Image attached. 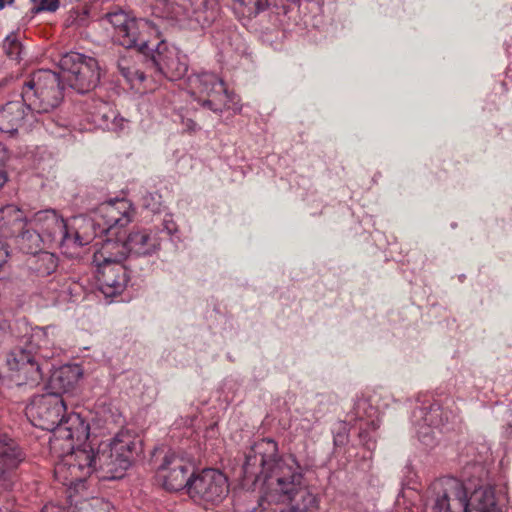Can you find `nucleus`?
I'll list each match as a JSON object with an SVG mask.
<instances>
[{"mask_svg": "<svg viewBox=\"0 0 512 512\" xmlns=\"http://www.w3.org/2000/svg\"><path fill=\"white\" fill-rule=\"evenodd\" d=\"M426 509L430 512H503L492 487L479 486L468 498L467 488L454 477H443L430 485Z\"/></svg>", "mask_w": 512, "mask_h": 512, "instance_id": "f03ea898", "label": "nucleus"}, {"mask_svg": "<svg viewBox=\"0 0 512 512\" xmlns=\"http://www.w3.org/2000/svg\"><path fill=\"white\" fill-rule=\"evenodd\" d=\"M159 199V195L149 193L143 197V205L152 212H157L160 210L161 205Z\"/></svg>", "mask_w": 512, "mask_h": 512, "instance_id": "4c0bfd02", "label": "nucleus"}, {"mask_svg": "<svg viewBox=\"0 0 512 512\" xmlns=\"http://www.w3.org/2000/svg\"><path fill=\"white\" fill-rule=\"evenodd\" d=\"M276 484L273 490L278 500L289 502L290 507L281 512H313L318 509L319 497L304 481L301 466L289 455L274 472Z\"/></svg>", "mask_w": 512, "mask_h": 512, "instance_id": "7ed1b4c3", "label": "nucleus"}, {"mask_svg": "<svg viewBox=\"0 0 512 512\" xmlns=\"http://www.w3.org/2000/svg\"><path fill=\"white\" fill-rule=\"evenodd\" d=\"M118 70L121 75L127 80L128 83L134 85L136 82H143L145 80V74L128 59L121 58L118 60Z\"/></svg>", "mask_w": 512, "mask_h": 512, "instance_id": "7c9ffc66", "label": "nucleus"}, {"mask_svg": "<svg viewBox=\"0 0 512 512\" xmlns=\"http://www.w3.org/2000/svg\"><path fill=\"white\" fill-rule=\"evenodd\" d=\"M47 507H50L51 509L49 510V512H58L59 511V508L53 506V505H46L44 506L43 509H46Z\"/></svg>", "mask_w": 512, "mask_h": 512, "instance_id": "49530a36", "label": "nucleus"}, {"mask_svg": "<svg viewBox=\"0 0 512 512\" xmlns=\"http://www.w3.org/2000/svg\"><path fill=\"white\" fill-rule=\"evenodd\" d=\"M111 451L118 457V467L128 469L133 460L136 445L129 436H117L110 443Z\"/></svg>", "mask_w": 512, "mask_h": 512, "instance_id": "bb28decb", "label": "nucleus"}, {"mask_svg": "<svg viewBox=\"0 0 512 512\" xmlns=\"http://www.w3.org/2000/svg\"><path fill=\"white\" fill-rule=\"evenodd\" d=\"M5 7V0H0V10Z\"/></svg>", "mask_w": 512, "mask_h": 512, "instance_id": "de8ad7c7", "label": "nucleus"}, {"mask_svg": "<svg viewBox=\"0 0 512 512\" xmlns=\"http://www.w3.org/2000/svg\"><path fill=\"white\" fill-rule=\"evenodd\" d=\"M50 509H51L50 507H47L46 509H42L41 512H49Z\"/></svg>", "mask_w": 512, "mask_h": 512, "instance_id": "3c124183", "label": "nucleus"}, {"mask_svg": "<svg viewBox=\"0 0 512 512\" xmlns=\"http://www.w3.org/2000/svg\"><path fill=\"white\" fill-rule=\"evenodd\" d=\"M5 54L12 60L19 61L23 52V47L14 33L9 34L3 41Z\"/></svg>", "mask_w": 512, "mask_h": 512, "instance_id": "72a5a7b5", "label": "nucleus"}, {"mask_svg": "<svg viewBox=\"0 0 512 512\" xmlns=\"http://www.w3.org/2000/svg\"><path fill=\"white\" fill-rule=\"evenodd\" d=\"M6 159V148L4 145L0 142V163L4 162ZM7 174L6 172L0 167V188L7 182Z\"/></svg>", "mask_w": 512, "mask_h": 512, "instance_id": "ea45409f", "label": "nucleus"}, {"mask_svg": "<svg viewBox=\"0 0 512 512\" xmlns=\"http://www.w3.org/2000/svg\"><path fill=\"white\" fill-rule=\"evenodd\" d=\"M168 15L176 21H182L189 17L187 0H165Z\"/></svg>", "mask_w": 512, "mask_h": 512, "instance_id": "473e14b6", "label": "nucleus"}, {"mask_svg": "<svg viewBox=\"0 0 512 512\" xmlns=\"http://www.w3.org/2000/svg\"><path fill=\"white\" fill-rule=\"evenodd\" d=\"M134 209L126 199H115L99 205L94 215L100 224V233L117 235L134 217Z\"/></svg>", "mask_w": 512, "mask_h": 512, "instance_id": "9b49d317", "label": "nucleus"}, {"mask_svg": "<svg viewBox=\"0 0 512 512\" xmlns=\"http://www.w3.org/2000/svg\"><path fill=\"white\" fill-rule=\"evenodd\" d=\"M97 460V470H102L106 473H111V477H117L115 474V468L113 465L112 456L114 455L111 451L109 444H102L100 449L95 453Z\"/></svg>", "mask_w": 512, "mask_h": 512, "instance_id": "2f4dec72", "label": "nucleus"}, {"mask_svg": "<svg viewBox=\"0 0 512 512\" xmlns=\"http://www.w3.org/2000/svg\"><path fill=\"white\" fill-rule=\"evenodd\" d=\"M287 460V456L278 455V445L272 439H262L255 443L245 456L243 474L253 483L263 479L269 487H274V472Z\"/></svg>", "mask_w": 512, "mask_h": 512, "instance_id": "423d86ee", "label": "nucleus"}, {"mask_svg": "<svg viewBox=\"0 0 512 512\" xmlns=\"http://www.w3.org/2000/svg\"><path fill=\"white\" fill-rule=\"evenodd\" d=\"M188 90L203 107L215 113L224 110H233L235 113L241 111L237 96L229 93L224 81L214 73L203 72L189 76Z\"/></svg>", "mask_w": 512, "mask_h": 512, "instance_id": "39448f33", "label": "nucleus"}, {"mask_svg": "<svg viewBox=\"0 0 512 512\" xmlns=\"http://www.w3.org/2000/svg\"><path fill=\"white\" fill-rule=\"evenodd\" d=\"M59 7V0H41L40 5L36 8V12L49 11L54 12Z\"/></svg>", "mask_w": 512, "mask_h": 512, "instance_id": "58836bf2", "label": "nucleus"}, {"mask_svg": "<svg viewBox=\"0 0 512 512\" xmlns=\"http://www.w3.org/2000/svg\"><path fill=\"white\" fill-rule=\"evenodd\" d=\"M20 345L29 349L38 359H43L45 363L57 354L53 331L50 327L32 328L29 334L21 338Z\"/></svg>", "mask_w": 512, "mask_h": 512, "instance_id": "6ab92c4d", "label": "nucleus"}, {"mask_svg": "<svg viewBox=\"0 0 512 512\" xmlns=\"http://www.w3.org/2000/svg\"><path fill=\"white\" fill-rule=\"evenodd\" d=\"M65 411L64 399L58 393L35 396L25 408V414L34 426L54 431L53 449L61 440L84 442L89 437L90 426L84 418L78 413L65 417Z\"/></svg>", "mask_w": 512, "mask_h": 512, "instance_id": "f257e3e1", "label": "nucleus"}, {"mask_svg": "<svg viewBox=\"0 0 512 512\" xmlns=\"http://www.w3.org/2000/svg\"><path fill=\"white\" fill-rule=\"evenodd\" d=\"M161 233L166 230L167 234H172L176 231V225L172 220H164L163 229H160Z\"/></svg>", "mask_w": 512, "mask_h": 512, "instance_id": "79ce46f5", "label": "nucleus"}, {"mask_svg": "<svg viewBox=\"0 0 512 512\" xmlns=\"http://www.w3.org/2000/svg\"><path fill=\"white\" fill-rule=\"evenodd\" d=\"M87 15V9H77L71 11L70 16L68 18L69 25L85 26L87 24Z\"/></svg>", "mask_w": 512, "mask_h": 512, "instance_id": "c9c22d12", "label": "nucleus"}, {"mask_svg": "<svg viewBox=\"0 0 512 512\" xmlns=\"http://www.w3.org/2000/svg\"><path fill=\"white\" fill-rule=\"evenodd\" d=\"M418 435L420 440L425 445H431L432 444V436L430 435L429 431H418Z\"/></svg>", "mask_w": 512, "mask_h": 512, "instance_id": "c03bdc74", "label": "nucleus"}, {"mask_svg": "<svg viewBox=\"0 0 512 512\" xmlns=\"http://www.w3.org/2000/svg\"><path fill=\"white\" fill-rule=\"evenodd\" d=\"M229 493L226 476L217 469H204L190 479L189 496L198 503L217 504Z\"/></svg>", "mask_w": 512, "mask_h": 512, "instance_id": "9d476101", "label": "nucleus"}, {"mask_svg": "<svg viewBox=\"0 0 512 512\" xmlns=\"http://www.w3.org/2000/svg\"><path fill=\"white\" fill-rule=\"evenodd\" d=\"M8 4H12L14 0H7Z\"/></svg>", "mask_w": 512, "mask_h": 512, "instance_id": "603ef678", "label": "nucleus"}, {"mask_svg": "<svg viewBox=\"0 0 512 512\" xmlns=\"http://www.w3.org/2000/svg\"><path fill=\"white\" fill-rule=\"evenodd\" d=\"M76 442H78L75 439ZM71 452L64 455L54 467L55 478L64 485H76L97 471L95 451L88 445L74 449V439L66 441Z\"/></svg>", "mask_w": 512, "mask_h": 512, "instance_id": "0eeeda50", "label": "nucleus"}, {"mask_svg": "<svg viewBox=\"0 0 512 512\" xmlns=\"http://www.w3.org/2000/svg\"><path fill=\"white\" fill-rule=\"evenodd\" d=\"M192 464L183 457L174 452L168 453L159 467V476L163 479V486L168 491H179L187 488L189 493L190 479L193 474L188 476L192 471Z\"/></svg>", "mask_w": 512, "mask_h": 512, "instance_id": "4468645a", "label": "nucleus"}, {"mask_svg": "<svg viewBox=\"0 0 512 512\" xmlns=\"http://www.w3.org/2000/svg\"><path fill=\"white\" fill-rule=\"evenodd\" d=\"M97 265L99 267L97 281L101 292L107 297L121 293L128 280L126 268L122 263Z\"/></svg>", "mask_w": 512, "mask_h": 512, "instance_id": "aec40b11", "label": "nucleus"}, {"mask_svg": "<svg viewBox=\"0 0 512 512\" xmlns=\"http://www.w3.org/2000/svg\"><path fill=\"white\" fill-rule=\"evenodd\" d=\"M29 225L25 213L16 205H6L0 208V228L14 235Z\"/></svg>", "mask_w": 512, "mask_h": 512, "instance_id": "a878e982", "label": "nucleus"}, {"mask_svg": "<svg viewBox=\"0 0 512 512\" xmlns=\"http://www.w3.org/2000/svg\"><path fill=\"white\" fill-rule=\"evenodd\" d=\"M147 64L171 81L181 79L188 70L186 56L175 46H168L164 42L158 44Z\"/></svg>", "mask_w": 512, "mask_h": 512, "instance_id": "ddd939ff", "label": "nucleus"}, {"mask_svg": "<svg viewBox=\"0 0 512 512\" xmlns=\"http://www.w3.org/2000/svg\"><path fill=\"white\" fill-rule=\"evenodd\" d=\"M195 125H196V124H195L194 122H192V121H191V124H189V127H190L191 129H193Z\"/></svg>", "mask_w": 512, "mask_h": 512, "instance_id": "09e8293b", "label": "nucleus"}, {"mask_svg": "<svg viewBox=\"0 0 512 512\" xmlns=\"http://www.w3.org/2000/svg\"><path fill=\"white\" fill-rule=\"evenodd\" d=\"M152 36H159V30L154 23L147 19L132 18L126 28L115 36V41L125 48L142 51L147 48Z\"/></svg>", "mask_w": 512, "mask_h": 512, "instance_id": "dca6fc26", "label": "nucleus"}, {"mask_svg": "<svg viewBox=\"0 0 512 512\" xmlns=\"http://www.w3.org/2000/svg\"><path fill=\"white\" fill-rule=\"evenodd\" d=\"M111 460L113 461V465H114L116 473L119 472V471H123L124 470V469H121L120 467H118V464H117L118 461H116V460H118L117 455H113Z\"/></svg>", "mask_w": 512, "mask_h": 512, "instance_id": "a18cd8bd", "label": "nucleus"}, {"mask_svg": "<svg viewBox=\"0 0 512 512\" xmlns=\"http://www.w3.org/2000/svg\"><path fill=\"white\" fill-rule=\"evenodd\" d=\"M21 97L34 113H49L63 100V86L57 73L41 69L23 83Z\"/></svg>", "mask_w": 512, "mask_h": 512, "instance_id": "20e7f679", "label": "nucleus"}, {"mask_svg": "<svg viewBox=\"0 0 512 512\" xmlns=\"http://www.w3.org/2000/svg\"><path fill=\"white\" fill-rule=\"evenodd\" d=\"M59 67L68 85L79 93L94 89L100 80L98 61L78 52H68L61 56Z\"/></svg>", "mask_w": 512, "mask_h": 512, "instance_id": "6e6552de", "label": "nucleus"}, {"mask_svg": "<svg viewBox=\"0 0 512 512\" xmlns=\"http://www.w3.org/2000/svg\"><path fill=\"white\" fill-rule=\"evenodd\" d=\"M7 366L12 372L11 378L18 385H38L45 372L51 371L48 362H41L31 351L22 345L16 347L7 356Z\"/></svg>", "mask_w": 512, "mask_h": 512, "instance_id": "1a4fd4ad", "label": "nucleus"}, {"mask_svg": "<svg viewBox=\"0 0 512 512\" xmlns=\"http://www.w3.org/2000/svg\"><path fill=\"white\" fill-rule=\"evenodd\" d=\"M24 460L23 449L0 428V483L4 487L11 485L14 472Z\"/></svg>", "mask_w": 512, "mask_h": 512, "instance_id": "f3484780", "label": "nucleus"}, {"mask_svg": "<svg viewBox=\"0 0 512 512\" xmlns=\"http://www.w3.org/2000/svg\"><path fill=\"white\" fill-rule=\"evenodd\" d=\"M81 376L82 371L76 365H66L56 369L49 380V386L53 390L52 393L61 395L69 392L75 387Z\"/></svg>", "mask_w": 512, "mask_h": 512, "instance_id": "b1692460", "label": "nucleus"}, {"mask_svg": "<svg viewBox=\"0 0 512 512\" xmlns=\"http://www.w3.org/2000/svg\"><path fill=\"white\" fill-rule=\"evenodd\" d=\"M104 234L100 233V224L95 215L93 218H75L69 234L68 248L82 247Z\"/></svg>", "mask_w": 512, "mask_h": 512, "instance_id": "4be33fe9", "label": "nucleus"}, {"mask_svg": "<svg viewBox=\"0 0 512 512\" xmlns=\"http://www.w3.org/2000/svg\"><path fill=\"white\" fill-rule=\"evenodd\" d=\"M97 512H116L112 507L111 503L108 501H100Z\"/></svg>", "mask_w": 512, "mask_h": 512, "instance_id": "a19ab883", "label": "nucleus"}, {"mask_svg": "<svg viewBox=\"0 0 512 512\" xmlns=\"http://www.w3.org/2000/svg\"><path fill=\"white\" fill-rule=\"evenodd\" d=\"M195 125H196V124H195L194 122H192V121H191V124H189V127H190L191 129H193Z\"/></svg>", "mask_w": 512, "mask_h": 512, "instance_id": "8fccbe9b", "label": "nucleus"}, {"mask_svg": "<svg viewBox=\"0 0 512 512\" xmlns=\"http://www.w3.org/2000/svg\"><path fill=\"white\" fill-rule=\"evenodd\" d=\"M162 244L161 230L154 228H135L126 238V245L131 256L151 257L156 255Z\"/></svg>", "mask_w": 512, "mask_h": 512, "instance_id": "a211bd4d", "label": "nucleus"}, {"mask_svg": "<svg viewBox=\"0 0 512 512\" xmlns=\"http://www.w3.org/2000/svg\"><path fill=\"white\" fill-rule=\"evenodd\" d=\"M89 112L93 123L103 130L118 132L125 127L126 120L106 101H93L89 106Z\"/></svg>", "mask_w": 512, "mask_h": 512, "instance_id": "412c9836", "label": "nucleus"}, {"mask_svg": "<svg viewBox=\"0 0 512 512\" xmlns=\"http://www.w3.org/2000/svg\"><path fill=\"white\" fill-rule=\"evenodd\" d=\"M32 2H36L37 0H31Z\"/></svg>", "mask_w": 512, "mask_h": 512, "instance_id": "864d4df0", "label": "nucleus"}, {"mask_svg": "<svg viewBox=\"0 0 512 512\" xmlns=\"http://www.w3.org/2000/svg\"><path fill=\"white\" fill-rule=\"evenodd\" d=\"M109 23L114 28V37L118 36V32L125 29L132 18H130L124 11H115L107 14Z\"/></svg>", "mask_w": 512, "mask_h": 512, "instance_id": "f704fd0d", "label": "nucleus"}, {"mask_svg": "<svg viewBox=\"0 0 512 512\" xmlns=\"http://www.w3.org/2000/svg\"><path fill=\"white\" fill-rule=\"evenodd\" d=\"M29 225L37 228L47 243L68 248L71 226L55 210L38 211L29 220Z\"/></svg>", "mask_w": 512, "mask_h": 512, "instance_id": "f8f14e48", "label": "nucleus"}, {"mask_svg": "<svg viewBox=\"0 0 512 512\" xmlns=\"http://www.w3.org/2000/svg\"><path fill=\"white\" fill-rule=\"evenodd\" d=\"M14 235L17 237L20 249L30 255L36 254V251L41 247V243L46 242L41 232L30 225Z\"/></svg>", "mask_w": 512, "mask_h": 512, "instance_id": "cd10ccee", "label": "nucleus"}, {"mask_svg": "<svg viewBox=\"0 0 512 512\" xmlns=\"http://www.w3.org/2000/svg\"><path fill=\"white\" fill-rule=\"evenodd\" d=\"M34 114L23 100L7 102L0 108V132L14 136L20 131H27Z\"/></svg>", "mask_w": 512, "mask_h": 512, "instance_id": "2eb2a0df", "label": "nucleus"}, {"mask_svg": "<svg viewBox=\"0 0 512 512\" xmlns=\"http://www.w3.org/2000/svg\"><path fill=\"white\" fill-rule=\"evenodd\" d=\"M355 411L358 418L362 419L364 414H367L368 417H372L376 410L366 401L359 400L355 405Z\"/></svg>", "mask_w": 512, "mask_h": 512, "instance_id": "e433bc0d", "label": "nucleus"}, {"mask_svg": "<svg viewBox=\"0 0 512 512\" xmlns=\"http://www.w3.org/2000/svg\"><path fill=\"white\" fill-rule=\"evenodd\" d=\"M420 416L429 428H440L449 422L451 413L445 411L439 404L434 403L429 407L420 409Z\"/></svg>", "mask_w": 512, "mask_h": 512, "instance_id": "c85d7f7f", "label": "nucleus"}, {"mask_svg": "<svg viewBox=\"0 0 512 512\" xmlns=\"http://www.w3.org/2000/svg\"><path fill=\"white\" fill-rule=\"evenodd\" d=\"M128 255V247L126 240L124 242L115 241L113 239H106L100 249L94 253V262L116 264L121 263Z\"/></svg>", "mask_w": 512, "mask_h": 512, "instance_id": "393cba45", "label": "nucleus"}, {"mask_svg": "<svg viewBox=\"0 0 512 512\" xmlns=\"http://www.w3.org/2000/svg\"><path fill=\"white\" fill-rule=\"evenodd\" d=\"M58 267L57 257L46 251L29 255L25 260L26 274L32 281H40L52 275Z\"/></svg>", "mask_w": 512, "mask_h": 512, "instance_id": "5701e85b", "label": "nucleus"}, {"mask_svg": "<svg viewBox=\"0 0 512 512\" xmlns=\"http://www.w3.org/2000/svg\"><path fill=\"white\" fill-rule=\"evenodd\" d=\"M8 256L9 252L7 246L0 243V267L7 261Z\"/></svg>", "mask_w": 512, "mask_h": 512, "instance_id": "37998d69", "label": "nucleus"}, {"mask_svg": "<svg viewBox=\"0 0 512 512\" xmlns=\"http://www.w3.org/2000/svg\"><path fill=\"white\" fill-rule=\"evenodd\" d=\"M268 7V0H234L232 8L239 17L251 19Z\"/></svg>", "mask_w": 512, "mask_h": 512, "instance_id": "c756f323", "label": "nucleus"}]
</instances>
